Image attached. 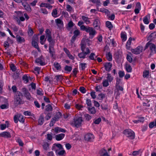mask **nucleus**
<instances>
[{
  "instance_id": "1",
  "label": "nucleus",
  "mask_w": 156,
  "mask_h": 156,
  "mask_svg": "<svg viewBox=\"0 0 156 156\" xmlns=\"http://www.w3.org/2000/svg\"><path fill=\"white\" fill-rule=\"evenodd\" d=\"M24 103L23 100V95L19 91L16 92L14 98V105L16 106H18L19 105L22 104Z\"/></svg>"
},
{
  "instance_id": "2",
  "label": "nucleus",
  "mask_w": 156,
  "mask_h": 156,
  "mask_svg": "<svg viewBox=\"0 0 156 156\" xmlns=\"http://www.w3.org/2000/svg\"><path fill=\"white\" fill-rule=\"evenodd\" d=\"M83 121L82 117L76 118L74 119L73 121L71 122V124L73 126L78 128L81 126Z\"/></svg>"
},
{
  "instance_id": "3",
  "label": "nucleus",
  "mask_w": 156,
  "mask_h": 156,
  "mask_svg": "<svg viewBox=\"0 0 156 156\" xmlns=\"http://www.w3.org/2000/svg\"><path fill=\"white\" fill-rule=\"evenodd\" d=\"M149 46L151 51L150 54L151 55L152 53H156V47L155 44L151 43L150 41H149L145 46V49L147 48Z\"/></svg>"
},
{
  "instance_id": "4",
  "label": "nucleus",
  "mask_w": 156,
  "mask_h": 156,
  "mask_svg": "<svg viewBox=\"0 0 156 156\" xmlns=\"http://www.w3.org/2000/svg\"><path fill=\"white\" fill-rule=\"evenodd\" d=\"M124 133L126 136L130 139H133L135 138V133L130 129L125 130Z\"/></svg>"
},
{
  "instance_id": "5",
  "label": "nucleus",
  "mask_w": 156,
  "mask_h": 156,
  "mask_svg": "<svg viewBox=\"0 0 156 156\" xmlns=\"http://www.w3.org/2000/svg\"><path fill=\"white\" fill-rule=\"evenodd\" d=\"M25 119L23 116L20 114H17L14 116V121L15 123H17L18 121L23 123L24 122Z\"/></svg>"
},
{
  "instance_id": "6",
  "label": "nucleus",
  "mask_w": 156,
  "mask_h": 156,
  "mask_svg": "<svg viewBox=\"0 0 156 156\" xmlns=\"http://www.w3.org/2000/svg\"><path fill=\"white\" fill-rule=\"evenodd\" d=\"M80 30L77 29L76 30L73 32L74 35L72 37L70 41V45L72 46L74 42L76 40V37L79 35L80 34Z\"/></svg>"
},
{
  "instance_id": "7",
  "label": "nucleus",
  "mask_w": 156,
  "mask_h": 156,
  "mask_svg": "<svg viewBox=\"0 0 156 156\" xmlns=\"http://www.w3.org/2000/svg\"><path fill=\"white\" fill-rule=\"evenodd\" d=\"M86 32L89 33L90 37L92 38L96 34V31L93 27H88L87 30Z\"/></svg>"
},
{
  "instance_id": "8",
  "label": "nucleus",
  "mask_w": 156,
  "mask_h": 156,
  "mask_svg": "<svg viewBox=\"0 0 156 156\" xmlns=\"http://www.w3.org/2000/svg\"><path fill=\"white\" fill-rule=\"evenodd\" d=\"M55 22L58 29L60 30H62L63 28V22L62 20L59 18H58L55 20Z\"/></svg>"
},
{
  "instance_id": "9",
  "label": "nucleus",
  "mask_w": 156,
  "mask_h": 156,
  "mask_svg": "<svg viewBox=\"0 0 156 156\" xmlns=\"http://www.w3.org/2000/svg\"><path fill=\"white\" fill-rule=\"evenodd\" d=\"M22 91L27 100H30L31 99V97L30 94L26 88H23L22 89Z\"/></svg>"
},
{
  "instance_id": "10",
  "label": "nucleus",
  "mask_w": 156,
  "mask_h": 156,
  "mask_svg": "<svg viewBox=\"0 0 156 156\" xmlns=\"http://www.w3.org/2000/svg\"><path fill=\"white\" fill-rule=\"evenodd\" d=\"M35 62L41 66H44L45 65L44 59L43 57L41 56L39 58H37L35 60Z\"/></svg>"
},
{
  "instance_id": "11",
  "label": "nucleus",
  "mask_w": 156,
  "mask_h": 156,
  "mask_svg": "<svg viewBox=\"0 0 156 156\" xmlns=\"http://www.w3.org/2000/svg\"><path fill=\"white\" fill-rule=\"evenodd\" d=\"M142 50L143 47L141 46H139L136 48L132 49L131 51L134 54L137 55L142 52Z\"/></svg>"
},
{
  "instance_id": "12",
  "label": "nucleus",
  "mask_w": 156,
  "mask_h": 156,
  "mask_svg": "<svg viewBox=\"0 0 156 156\" xmlns=\"http://www.w3.org/2000/svg\"><path fill=\"white\" fill-rule=\"evenodd\" d=\"M38 40V38L37 36H34L33 38L32 42V45L37 49L39 48V47L37 44Z\"/></svg>"
},
{
  "instance_id": "13",
  "label": "nucleus",
  "mask_w": 156,
  "mask_h": 156,
  "mask_svg": "<svg viewBox=\"0 0 156 156\" xmlns=\"http://www.w3.org/2000/svg\"><path fill=\"white\" fill-rule=\"evenodd\" d=\"M84 138L85 140L91 141L94 139V137L92 134L90 133H87L85 135Z\"/></svg>"
},
{
  "instance_id": "14",
  "label": "nucleus",
  "mask_w": 156,
  "mask_h": 156,
  "mask_svg": "<svg viewBox=\"0 0 156 156\" xmlns=\"http://www.w3.org/2000/svg\"><path fill=\"white\" fill-rule=\"evenodd\" d=\"M104 65L106 71L109 72L111 70V68L112 66V64L110 62L104 63Z\"/></svg>"
},
{
  "instance_id": "15",
  "label": "nucleus",
  "mask_w": 156,
  "mask_h": 156,
  "mask_svg": "<svg viewBox=\"0 0 156 156\" xmlns=\"http://www.w3.org/2000/svg\"><path fill=\"white\" fill-rule=\"evenodd\" d=\"M100 22L98 18L96 19L93 23V25L94 27L97 29H99L100 27Z\"/></svg>"
},
{
  "instance_id": "16",
  "label": "nucleus",
  "mask_w": 156,
  "mask_h": 156,
  "mask_svg": "<svg viewBox=\"0 0 156 156\" xmlns=\"http://www.w3.org/2000/svg\"><path fill=\"white\" fill-rule=\"evenodd\" d=\"M0 136L7 138H10L11 136L10 133L7 131L2 132L0 133Z\"/></svg>"
},
{
  "instance_id": "17",
  "label": "nucleus",
  "mask_w": 156,
  "mask_h": 156,
  "mask_svg": "<svg viewBox=\"0 0 156 156\" xmlns=\"http://www.w3.org/2000/svg\"><path fill=\"white\" fill-rule=\"evenodd\" d=\"M80 46H81V48H83V49L84 51V52L86 53L87 55H88L90 53V51L89 48L86 47V46H85V45L83 44H80Z\"/></svg>"
},
{
  "instance_id": "18",
  "label": "nucleus",
  "mask_w": 156,
  "mask_h": 156,
  "mask_svg": "<svg viewBox=\"0 0 156 156\" xmlns=\"http://www.w3.org/2000/svg\"><path fill=\"white\" fill-rule=\"evenodd\" d=\"M81 51H82V52L79 53L78 56L80 58H86V56L87 55L86 53L84 52L82 48H81Z\"/></svg>"
},
{
  "instance_id": "19",
  "label": "nucleus",
  "mask_w": 156,
  "mask_h": 156,
  "mask_svg": "<svg viewBox=\"0 0 156 156\" xmlns=\"http://www.w3.org/2000/svg\"><path fill=\"white\" fill-rule=\"evenodd\" d=\"M156 38V32H154L151 33L147 37V41L150 40L151 41L154 39Z\"/></svg>"
},
{
  "instance_id": "20",
  "label": "nucleus",
  "mask_w": 156,
  "mask_h": 156,
  "mask_svg": "<svg viewBox=\"0 0 156 156\" xmlns=\"http://www.w3.org/2000/svg\"><path fill=\"white\" fill-rule=\"evenodd\" d=\"M65 135L64 133H61L56 135L55 136V139L58 141L62 140L65 137Z\"/></svg>"
},
{
  "instance_id": "21",
  "label": "nucleus",
  "mask_w": 156,
  "mask_h": 156,
  "mask_svg": "<svg viewBox=\"0 0 156 156\" xmlns=\"http://www.w3.org/2000/svg\"><path fill=\"white\" fill-rule=\"evenodd\" d=\"M17 41L20 43H22L25 42V40L24 38L21 37L19 35H17L16 37Z\"/></svg>"
},
{
  "instance_id": "22",
  "label": "nucleus",
  "mask_w": 156,
  "mask_h": 156,
  "mask_svg": "<svg viewBox=\"0 0 156 156\" xmlns=\"http://www.w3.org/2000/svg\"><path fill=\"white\" fill-rule=\"evenodd\" d=\"M45 32L46 34V37L47 38L48 41H49V40L52 39L51 36V32L49 29H46Z\"/></svg>"
},
{
  "instance_id": "23",
  "label": "nucleus",
  "mask_w": 156,
  "mask_h": 156,
  "mask_svg": "<svg viewBox=\"0 0 156 156\" xmlns=\"http://www.w3.org/2000/svg\"><path fill=\"white\" fill-rule=\"evenodd\" d=\"M49 52L51 57L54 58V55H55V51L54 47L51 46H49Z\"/></svg>"
},
{
  "instance_id": "24",
  "label": "nucleus",
  "mask_w": 156,
  "mask_h": 156,
  "mask_svg": "<svg viewBox=\"0 0 156 156\" xmlns=\"http://www.w3.org/2000/svg\"><path fill=\"white\" fill-rule=\"evenodd\" d=\"M54 130L55 132L56 133H58V132H60L65 133L66 131L65 129L58 127H55L54 129Z\"/></svg>"
},
{
  "instance_id": "25",
  "label": "nucleus",
  "mask_w": 156,
  "mask_h": 156,
  "mask_svg": "<svg viewBox=\"0 0 156 156\" xmlns=\"http://www.w3.org/2000/svg\"><path fill=\"white\" fill-rule=\"evenodd\" d=\"M43 149L44 151V153L46 152V151L49 149V144L48 143H44L42 145Z\"/></svg>"
},
{
  "instance_id": "26",
  "label": "nucleus",
  "mask_w": 156,
  "mask_h": 156,
  "mask_svg": "<svg viewBox=\"0 0 156 156\" xmlns=\"http://www.w3.org/2000/svg\"><path fill=\"white\" fill-rule=\"evenodd\" d=\"M22 4L25 10L28 11H31L30 6L27 3L22 2Z\"/></svg>"
},
{
  "instance_id": "27",
  "label": "nucleus",
  "mask_w": 156,
  "mask_h": 156,
  "mask_svg": "<svg viewBox=\"0 0 156 156\" xmlns=\"http://www.w3.org/2000/svg\"><path fill=\"white\" fill-rule=\"evenodd\" d=\"M83 20L87 24H89L90 23V19L85 16H82L81 17Z\"/></svg>"
},
{
  "instance_id": "28",
  "label": "nucleus",
  "mask_w": 156,
  "mask_h": 156,
  "mask_svg": "<svg viewBox=\"0 0 156 156\" xmlns=\"http://www.w3.org/2000/svg\"><path fill=\"white\" fill-rule=\"evenodd\" d=\"M65 153V150H60L58 149L55 150V153L57 155H62Z\"/></svg>"
},
{
  "instance_id": "29",
  "label": "nucleus",
  "mask_w": 156,
  "mask_h": 156,
  "mask_svg": "<svg viewBox=\"0 0 156 156\" xmlns=\"http://www.w3.org/2000/svg\"><path fill=\"white\" fill-rule=\"evenodd\" d=\"M88 110L90 114H94L96 112V110L94 107H89L88 108Z\"/></svg>"
},
{
  "instance_id": "30",
  "label": "nucleus",
  "mask_w": 156,
  "mask_h": 156,
  "mask_svg": "<svg viewBox=\"0 0 156 156\" xmlns=\"http://www.w3.org/2000/svg\"><path fill=\"white\" fill-rule=\"evenodd\" d=\"M91 42L89 39H87L85 40H82L81 41V44H83L86 46L87 44L89 46L91 44Z\"/></svg>"
},
{
  "instance_id": "31",
  "label": "nucleus",
  "mask_w": 156,
  "mask_h": 156,
  "mask_svg": "<svg viewBox=\"0 0 156 156\" xmlns=\"http://www.w3.org/2000/svg\"><path fill=\"white\" fill-rule=\"evenodd\" d=\"M91 2L96 5V6L98 7L101 5L100 0H90Z\"/></svg>"
},
{
  "instance_id": "32",
  "label": "nucleus",
  "mask_w": 156,
  "mask_h": 156,
  "mask_svg": "<svg viewBox=\"0 0 156 156\" xmlns=\"http://www.w3.org/2000/svg\"><path fill=\"white\" fill-rule=\"evenodd\" d=\"M55 146H56L58 148H59V150H62L63 149L62 146V145L60 144H53L52 147V150H54V147Z\"/></svg>"
},
{
  "instance_id": "33",
  "label": "nucleus",
  "mask_w": 156,
  "mask_h": 156,
  "mask_svg": "<svg viewBox=\"0 0 156 156\" xmlns=\"http://www.w3.org/2000/svg\"><path fill=\"white\" fill-rule=\"evenodd\" d=\"M52 108L51 105L50 104L47 105L45 107V113L46 114L47 112H49L52 111Z\"/></svg>"
},
{
  "instance_id": "34",
  "label": "nucleus",
  "mask_w": 156,
  "mask_h": 156,
  "mask_svg": "<svg viewBox=\"0 0 156 156\" xmlns=\"http://www.w3.org/2000/svg\"><path fill=\"white\" fill-rule=\"evenodd\" d=\"M132 40V38L131 37H130L129 39L127 41L126 45V47L127 49H129L130 48V45L131 44V41Z\"/></svg>"
},
{
  "instance_id": "35",
  "label": "nucleus",
  "mask_w": 156,
  "mask_h": 156,
  "mask_svg": "<svg viewBox=\"0 0 156 156\" xmlns=\"http://www.w3.org/2000/svg\"><path fill=\"white\" fill-rule=\"evenodd\" d=\"M106 26L110 30H111L113 28L112 25L111 23L109 21L106 22Z\"/></svg>"
},
{
  "instance_id": "36",
  "label": "nucleus",
  "mask_w": 156,
  "mask_h": 156,
  "mask_svg": "<svg viewBox=\"0 0 156 156\" xmlns=\"http://www.w3.org/2000/svg\"><path fill=\"white\" fill-rule=\"evenodd\" d=\"M97 56H96L93 53H92L90 54L89 57V58L92 60H96V58Z\"/></svg>"
},
{
  "instance_id": "37",
  "label": "nucleus",
  "mask_w": 156,
  "mask_h": 156,
  "mask_svg": "<svg viewBox=\"0 0 156 156\" xmlns=\"http://www.w3.org/2000/svg\"><path fill=\"white\" fill-rule=\"evenodd\" d=\"M100 11L105 13L107 15V16H108V15H109L110 14V12L108 10L106 9H101Z\"/></svg>"
},
{
  "instance_id": "38",
  "label": "nucleus",
  "mask_w": 156,
  "mask_h": 156,
  "mask_svg": "<svg viewBox=\"0 0 156 156\" xmlns=\"http://www.w3.org/2000/svg\"><path fill=\"white\" fill-rule=\"evenodd\" d=\"M28 35L30 36H32L34 34V31L33 29L29 25L28 26Z\"/></svg>"
},
{
  "instance_id": "39",
  "label": "nucleus",
  "mask_w": 156,
  "mask_h": 156,
  "mask_svg": "<svg viewBox=\"0 0 156 156\" xmlns=\"http://www.w3.org/2000/svg\"><path fill=\"white\" fill-rule=\"evenodd\" d=\"M149 127L151 128H153L154 126H156V119L154 121L151 122L149 124Z\"/></svg>"
},
{
  "instance_id": "40",
  "label": "nucleus",
  "mask_w": 156,
  "mask_h": 156,
  "mask_svg": "<svg viewBox=\"0 0 156 156\" xmlns=\"http://www.w3.org/2000/svg\"><path fill=\"white\" fill-rule=\"evenodd\" d=\"M49 43V46H51V47H54V45L55 41V40L52 39H51L49 40V41H48Z\"/></svg>"
},
{
  "instance_id": "41",
  "label": "nucleus",
  "mask_w": 156,
  "mask_h": 156,
  "mask_svg": "<svg viewBox=\"0 0 156 156\" xmlns=\"http://www.w3.org/2000/svg\"><path fill=\"white\" fill-rule=\"evenodd\" d=\"M107 80H108L109 82H111L113 79V77L111 76L110 73L107 74Z\"/></svg>"
},
{
  "instance_id": "42",
  "label": "nucleus",
  "mask_w": 156,
  "mask_h": 156,
  "mask_svg": "<svg viewBox=\"0 0 156 156\" xmlns=\"http://www.w3.org/2000/svg\"><path fill=\"white\" fill-rule=\"evenodd\" d=\"M62 115V114L61 112H58L55 115V119H56L57 121H58V120L61 117Z\"/></svg>"
},
{
  "instance_id": "43",
  "label": "nucleus",
  "mask_w": 156,
  "mask_h": 156,
  "mask_svg": "<svg viewBox=\"0 0 156 156\" xmlns=\"http://www.w3.org/2000/svg\"><path fill=\"white\" fill-rule=\"evenodd\" d=\"M101 107L102 109L104 110H106L108 108V105L107 104L105 103H103L101 105Z\"/></svg>"
},
{
  "instance_id": "44",
  "label": "nucleus",
  "mask_w": 156,
  "mask_h": 156,
  "mask_svg": "<svg viewBox=\"0 0 156 156\" xmlns=\"http://www.w3.org/2000/svg\"><path fill=\"white\" fill-rule=\"evenodd\" d=\"M107 59L109 61H111L112 60V56L110 52H108L106 55Z\"/></svg>"
},
{
  "instance_id": "45",
  "label": "nucleus",
  "mask_w": 156,
  "mask_h": 156,
  "mask_svg": "<svg viewBox=\"0 0 156 156\" xmlns=\"http://www.w3.org/2000/svg\"><path fill=\"white\" fill-rule=\"evenodd\" d=\"M126 71L128 72H131L132 71V68L129 65L126 64L125 67Z\"/></svg>"
},
{
  "instance_id": "46",
  "label": "nucleus",
  "mask_w": 156,
  "mask_h": 156,
  "mask_svg": "<svg viewBox=\"0 0 156 156\" xmlns=\"http://www.w3.org/2000/svg\"><path fill=\"white\" fill-rule=\"evenodd\" d=\"M55 67L57 69L59 70L61 69V66L57 62H55L54 64Z\"/></svg>"
},
{
  "instance_id": "47",
  "label": "nucleus",
  "mask_w": 156,
  "mask_h": 156,
  "mask_svg": "<svg viewBox=\"0 0 156 156\" xmlns=\"http://www.w3.org/2000/svg\"><path fill=\"white\" fill-rule=\"evenodd\" d=\"M57 10L56 9H53L52 11L51 14L52 16L54 17H57Z\"/></svg>"
},
{
  "instance_id": "48",
  "label": "nucleus",
  "mask_w": 156,
  "mask_h": 156,
  "mask_svg": "<svg viewBox=\"0 0 156 156\" xmlns=\"http://www.w3.org/2000/svg\"><path fill=\"white\" fill-rule=\"evenodd\" d=\"M143 21L144 23L145 24H148L149 23V22L148 18L147 16H145L144 18Z\"/></svg>"
},
{
  "instance_id": "49",
  "label": "nucleus",
  "mask_w": 156,
  "mask_h": 156,
  "mask_svg": "<svg viewBox=\"0 0 156 156\" xmlns=\"http://www.w3.org/2000/svg\"><path fill=\"white\" fill-rule=\"evenodd\" d=\"M108 80H104L102 83L103 86L104 87H107L109 85Z\"/></svg>"
},
{
  "instance_id": "50",
  "label": "nucleus",
  "mask_w": 156,
  "mask_h": 156,
  "mask_svg": "<svg viewBox=\"0 0 156 156\" xmlns=\"http://www.w3.org/2000/svg\"><path fill=\"white\" fill-rule=\"evenodd\" d=\"M44 122V118L42 116L40 117L38 120V123L40 125H42Z\"/></svg>"
},
{
  "instance_id": "51",
  "label": "nucleus",
  "mask_w": 156,
  "mask_h": 156,
  "mask_svg": "<svg viewBox=\"0 0 156 156\" xmlns=\"http://www.w3.org/2000/svg\"><path fill=\"white\" fill-rule=\"evenodd\" d=\"M105 94L103 93L99 94L98 95V98L100 100H102L105 98Z\"/></svg>"
},
{
  "instance_id": "52",
  "label": "nucleus",
  "mask_w": 156,
  "mask_h": 156,
  "mask_svg": "<svg viewBox=\"0 0 156 156\" xmlns=\"http://www.w3.org/2000/svg\"><path fill=\"white\" fill-rule=\"evenodd\" d=\"M142 151L140 150L138 151H134L133 152L132 155L134 156L139 155L140 153H141Z\"/></svg>"
},
{
  "instance_id": "53",
  "label": "nucleus",
  "mask_w": 156,
  "mask_h": 156,
  "mask_svg": "<svg viewBox=\"0 0 156 156\" xmlns=\"http://www.w3.org/2000/svg\"><path fill=\"white\" fill-rule=\"evenodd\" d=\"M84 116L86 119L87 121H89L92 118L91 116L87 114H85L84 115Z\"/></svg>"
},
{
  "instance_id": "54",
  "label": "nucleus",
  "mask_w": 156,
  "mask_h": 156,
  "mask_svg": "<svg viewBox=\"0 0 156 156\" xmlns=\"http://www.w3.org/2000/svg\"><path fill=\"white\" fill-rule=\"evenodd\" d=\"M149 101L147 100H146V101L144 102L143 103V105L144 106H145L149 107L150 106V104L149 103Z\"/></svg>"
},
{
  "instance_id": "55",
  "label": "nucleus",
  "mask_w": 156,
  "mask_h": 156,
  "mask_svg": "<svg viewBox=\"0 0 156 156\" xmlns=\"http://www.w3.org/2000/svg\"><path fill=\"white\" fill-rule=\"evenodd\" d=\"M23 80L26 82V83H27L29 81L28 77L26 75H24L22 77Z\"/></svg>"
},
{
  "instance_id": "56",
  "label": "nucleus",
  "mask_w": 156,
  "mask_h": 156,
  "mask_svg": "<svg viewBox=\"0 0 156 156\" xmlns=\"http://www.w3.org/2000/svg\"><path fill=\"white\" fill-rule=\"evenodd\" d=\"M121 37L123 41H125L126 40L127 37L126 35L125 34L123 33H122L121 34Z\"/></svg>"
},
{
  "instance_id": "57",
  "label": "nucleus",
  "mask_w": 156,
  "mask_h": 156,
  "mask_svg": "<svg viewBox=\"0 0 156 156\" xmlns=\"http://www.w3.org/2000/svg\"><path fill=\"white\" fill-rule=\"evenodd\" d=\"M16 141L19 144L20 146H23V143L20 138H17Z\"/></svg>"
},
{
  "instance_id": "58",
  "label": "nucleus",
  "mask_w": 156,
  "mask_h": 156,
  "mask_svg": "<svg viewBox=\"0 0 156 156\" xmlns=\"http://www.w3.org/2000/svg\"><path fill=\"white\" fill-rule=\"evenodd\" d=\"M40 12L44 14H46L48 13V11L46 9L41 8L40 9Z\"/></svg>"
},
{
  "instance_id": "59",
  "label": "nucleus",
  "mask_w": 156,
  "mask_h": 156,
  "mask_svg": "<svg viewBox=\"0 0 156 156\" xmlns=\"http://www.w3.org/2000/svg\"><path fill=\"white\" fill-rule=\"evenodd\" d=\"M57 121L56 119H55V117L51 119V121L50 123V126H52L55 123V121Z\"/></svg>"
},
{
  "instance_id": "60",
  "label": "nucleus",
  "mask_w": 156,
  "mask_h": 156,
  "mask_svg": "<svg viewBox=\"0 0 156 156\" xmlns=\"http://www.w3.org/2000/svg\"><path fill=\"white\" fill-rule=\"evenodd\" d=\"M107 17L108 18V19H110L112 20H113L115 19V16L114 14H112L111 16H109V15H108V16H107Z\"/></svg>"
},
{
  "instance_id": "61",
  "label": "nucleus",
  "mask_w": 156,
  "mask_h": 156,
  "mask_svg": "<svg viewBox=\"0 0 156 156\" xmlns=\"http://www.w3.org/2000/svg\"><path fill=\"white\" fill-rule=\"evenodd\" d=\"M72 70V68L71 66H66L65 67L66 71L70 72Z\"/></svg>"
},
{
  "instance_id": "62",
  "label": "nucleus",
  "mask_w": 156,
  "mask_h": 156,
  "mask_svg": "<svg viewBox=\"0 0 156 156\" xmlns=\"http://www.w3.org/2000/svg\"><path fill=\"white\" fill-rule=\"evenodd\" d=\"M74 25V24L73 22L72 21H71L68 23L67 26L69 28H71L73 27Z\"/></svg>"
},
{
  "instance_id": "63",
  "label": "nucleus",
  "mask_w": 156,
  "mask_h": 156,
  "mask_svg": "<svg viewBox=\"0 0 156 156\" xmlns=\"http://www.w3.org/2000/svg\"><path fill=\"white\" fill-rule=\"evenodd\" d=\"M149 72L148 71L146 70L144 72L143 76L144 78L147 77L148 76Z\"/></svg>"
},
{
  "instance_id": "64",
  "label": "nucleus",
  "mask_w": 156,
  "mask_h": 156,
  "mask_svg": "<svg viewBox=\"0 0 156 156\" xmlns=\"http://www.w3.org/2000/svg\"><path fill=\"white\" fill-rule=\"evenodd\" d=\"M88 27L85 26L84 25H82L80 27V28L81 30H82L83 31H85L86 32L87 31V28Z\"/></svg>"
}]
</instances>
